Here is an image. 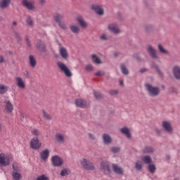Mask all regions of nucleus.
Instances as JSON below:
<instances>
[{
    "instance_id": "8fccbe9b",
    "label": "nucleus",
    "mask_w": 180,
    "mask_h": 180,
    "mask_svg": "<svg viewBox=\"0 0 180 180\" xmlns=\"http://www.w3.org/2000/svg\"><path fill=\"white\" fill-rule=\"evenodd\" d=\"M118 93L117 90H111L110 91V94L112 96L117 95Z\"/></svg>"
},
{
    "instance_id": "72a5a7b5",
    "label": "nucleus",
    "mask_w": 180,
    "mask_h": 180,
    "mask_svg": "<svg viewBox=\"0 0 180 180\" xmlns=\"http://www.w3.org/2000/svg\"><path fill=\"white\" fill-rule=\"evenodd\" d=\"M70 30L72 33H79V27L78 26L72 25L70 26Z\"/></svg>"
},
{
    "instance_id": "6e6552de",
    "label": "nucleus",
    "mask_w": 180,
    "mask_h": 180,
    "mask_svg": "<svg viewBox=\"0 0 180 180\" xmlns=\"http://www.w3.org/2000/svg\"><path fill=\"white\" fill-rule=\"evenodd\" d=\"M162 128L166 131V133H169L171 134L173 131L172 126L171 125V123L169 122L163 121L162 123Z\"/></svg>"
},
{
    "instance_id": "c756f323",
    "label": "nucleus",
    "mask_w": 180,
    "mask_h": 180,
    "mask_svg": "<svg viewBox=\"0 0 180 180\" xmlns=\"http://www.w3.org/2000/svg\"><path fill=\"white\" fill-rule=\"evenodd\" d=\"M141 160L145 164H151V158L148 155L142 157Z\"/></svg>"
},
{
    "instance_id": "58836bf2",
    "label": "nucleus",
    "mask_w": 180,
    "mask_h": 180,
    "mask_svg": "<svg viewBox=\"0 0 180 180\" xmlns=\"http://www.w3.org/2000/svg\"><path fill=\"white\" fill-rule=\"evenodd\" d=\"M148 169H149V171H150V172H151L152 174L153 173H154V172H155V165H150L149 166H148Z\"/></svg>"
},
{
    "instance_id": "f3484780",
    "label": "nucleus",
    "mask_w": 180,
    "mask_h": 180,
    "mask_svg": "<svg viewBox=\"0 0 180 180\" xmlns=\"http://www.w3.org/2000/svg\"><path fill=\"white\" fill-rule=\"evenodd\" d=\"M5 110L7 113H12V112L13 111V105H12V103H11V101L6 102Z\"/></svg>"
},
{
    "instance_id": "49530a36",
    "label": "nucleus",
    "mask_w": 180,
    "mask_h": 180,
    "mask_svg": "<svg viewBox=\"0 0 180 180\" xmlns=\"http://www.w3.org/2000/svg\"><path fill=\"white\" fill-rule=\"evenodd\" d=\"M12 167H13V172H18V171H19V167L16 166V163H13Z\"/></svg>"
},
{
    "instance_id": "a18cd8bd",
    "label": "nucleus",
    "mask_w": 180,
    "mask_h": 180,
    "mask_svg": "<svg viewBox=\"0 0 180 180\" xmlns=\"http://www.w3.org/2000/svg\"><path fill=\"white\" fill-rule=\"evenodd\" d=\"M95 75L96 77H102V76L105 75V72H102V71H98V72L95 73Z\"/></svg>"
},
{
    "instance_id": "393cba45",
    "label": "nucleus",
    "mask_w": 180,
    "mask_h": 180,
    "mask_svg": "<svg viewBox=\"0 0 180 180\" xmlns=\"http://www.w3.org/2000/svg\"><path fill=\"white\" fill-rule=\"evenodd\" d=\"M112 169L116 174L123 175V169L121 167H119V166H117V165H112Z\"/></svg>"
},
{
    "instance_id": "0e129e2a",
    "label": "nucleus",
    "mask_w": 180,
    "mask_h": 180,
    "mask_svg": "<svg viewBox=\"0 0 180 180\" xmlns=\"http://www.w3.org/2000/svg\"><path fill=\"white\" fill-rule=\"evenodd\" d=\"M120 85H123V82H120Z\"/></svg>"
},
{
    "instance_id": "c85d7f7f",
    "label": "nucleus",
    "mask_w": 180,
    "mask_h": 180,
    "mask_svg": "<svg viewBox=\"0 0 180 180\" xmlns=\"http://www.w3.org/2000/svg\"><path fill=\"white\" fill-rule=\"evenodd\" d=\"M120 68L124 75H127L129 74V70H127V68H126V65L124 64H121Z\"/></svg>"
},
{
    "instance_id": "13d9d810",
    "label": "nucleus",
    "mask_w": 180,
    "mask_h": 180,
    "mask_svg": "<svg viewBox=\"0 0 180 180\" xmlns=\"http://www.w3.org/2000/svg\"><path fill=\"white\" fill-rule=\"evenodd\" d=\"M146 71H147V70L145 68H142L140 70V72H146Z\"/></svg>"
},
{
    "instance_id": "a878e982",
    "label": "nucleus",
    "mask_w": 180,
    "mask_h": 180,
    "mask_svg": "<svg viewBox=\"0 0 180 180\" xmlns=\"http://www.w3.org/2000/svg\"><path fill=\"white\" fill-rule=\"evenodd\" d=\"M77 19L81 27H86V26H88V24L86 23V22H85L84 18L79 16Z\"/></svg>"
},
{
    "instance_id": "c03bdc74",
    "label": "nucleus",
    "mask_w": 180,
    "mask_h": 180,
    "mask_svg": "<svg viewBox=\"0 0 180 180\" xmlns=\"http://www.w3.org/2000/svg\"><path fill=\"white\" fill-rule=\"evenodd\" d=\"M112 153H119L120 151V148L118 147H112L111 148Z\"/></svg>"
},
{
    "instance_id": "37998d69",
    "label": "nucleus",
    "mask_w": 180,
    "mask_h": 180,
    "mask_svg": "<svg viewBox=\"0 0 180 180\" xmlns=\"http://www.w3.org/2000/svg\"><path fill=\"white\" fill-rule=\"evenodd\" d=\"M27 23L30 26H32L33 25V20H32V18L30 16H28L27 18Z\"/></svg>"
},
{
    "instance_id": "4468645a",
    "label": "nucleus",
    "mask_w": 180,
    "mask_h": 180,
    "mask_svg": "<svg viewBox=\"0 0 180 180\" xmlns=\"http://www.w3.org/2000/svg\"><path fill=\"white\" fill-rule=\"evenodd\" d=\"M120 131L122 134H124V136H126L127 139L131 138V134H130V129H129L127 127H124L121 128Z\"/></svg>"
},
{
    "instance_id": "c9c22d12",
    "label": "nucleus",
    "mask_w": 180,
    "mask_h": 180,
    "mask_svg": "<svg viewBox=\"0 0 180 180\" xmlns=\"http://www.w3.org/2000/svg\"><path fill=\"white\" fill-rule=\"evenodd\" d=\"M158 49L160 51V53H163V54H168V51L167 50H165L164 49V47H162V44H159L158 45Z\"/></svg>"
},
{
    "instance_id": "20e7f679",
    "label": "nucleus",
    "mask_w": 180,
    "mask_h": 180,
    "mask_svg": "<svg viewBox=\"0 0 180 180\" xmlns=\"http://www.w3.org/2000/svg\"><path fill=\"white\" fill-rule=\"evenodd\" d=\"M58 67L66 75V77H72V73L71 71H70V69L65 64L61 63V62H58Z\"/></svg>"
},
{
    "instance_id": "423d86ee",
    "label": "nucleus",
    "mask_w": 180,
    "mask_h": 180,
    "mask_svg": "<svg viewBox=\"0 0 180 180\" xmlns=\"http://www.w3.org/2000/svg\"><path fill=\"white\" fill-rule=\"evenodd\" d=\"M54 19L55 21L58 23L60 27H61V29H63L64 30H65V29H67V26L65 25V22H63L61 20H63V15H60V14H56L54 15Z\"/></svg>"
},
{
    "instance_id": "4be33fe9",
    "label": "nucleus",
    "mask_w": 180,
    "mask_h": 180,
    "mask_svg": "<svg viewBox=\"0 0 180 180\" xmlns=\"http://www.w3.org/2000/svg\"><path fill=\"white\" fill-rule=\"evenodd\" d=\"M103 140L104 144H110L112 143V138L108 134H104L103 135Z\"/></svg>"
},
{
    "instance_id": "09e8293b",
    "label": "nucleus",
    "mask_w": 180,
    "mask_h": 180,
    "mask_svg": "<svg viewBox=\"0 0 180 180\" xmlns=\"http://www.w3.org/2000/svg\"><path fill=\"white\" fill-rule=\"evenodd\" d=\"M86 71H93L94 70V67L91 65H87L86 66Z\"/></svg>"
},
{
    "instance_id": "052dcab7",
    "label": "nucleus",
    "mask_w": 180,
    "mask_h": 180,
    "mask_svg": "<svg viewBox=\"0 0 180 180\" xmlns=\"http://www.w3.org/2000/svg\"><path fill=\"white\" fill-rule=\"evenodd\" d=\"M17 24H18V23L16 22V21H14V22H13V25L14 26H16Z\"/></svg>"
},
{
    "instance_id": "f704fd0d",
    "label": "nucleus",
    "mask_w": 180,
    "mask_h": 180,
    "mask_svg": "<svg viewBox=\"0 0 180 180\" xmlns=\"http://www.w3.org/2000/svg\"><path fill=\"white\" fill-rule=\"evenodd\" d=\"M91 57L94 63H96V64H101V59L96 57V55L94 54Z\"/></svg>"
},
{
    "instance_id": "473e14b6",
    "label": "nucleus",
    "mask_w": 180,
    "mask_h": 180,
    "mask_svg": "<svg viewBox=\"0 0 180 180\" xmlns=\"http://www.w3.org/2000/svg\"><path fill=\"white\" fill-rule=\"evenodd\" d=\"M154 151V149L151 148L150 146H146L144 149L143 150V153L145 154H148L150 153H153Z\"/></svg>"
},
{
    "instance_id": "bf43d9fd",
    "label": "nucleus",
    "mask_w": 180,
    "mask_h": 180,
    "mask_svg": "<svg viewBox=\"0 0 180 180\" xmlns=\"http://www.w3.org/2000/svg\"><path fill=\"white\" fill-rule=\"evenodd\" d=\"M41 4H46V0H40Z\"/></svg>"
},
{
    "instance_id": "6ab92c4d",
    "label": "nucleus",
    "mask_w": 180,
    "mask_h": 180,
    "mask_svg": "<svg viewBox=\"0 0 180 180\" xmlns=\"http://www.w3.org/2000/svg\"><path fill=\"white\" fill-rule=\"evenodd\" d=\"M40 155L43 161H46V160L49 158V155H50V150H49V149H45L40 153Z\"/></svg>"
},
{
    "instance_id": "0eeeda50",
    "label": "nucleus",
    "mask_w": 180,
    "mask_h": 180,
    "mask_svg": "<svg viewBox=\"0 0 180 180\" xmlns=\"http://www.w3.org/2000/svg\"><path fill=\"white\" fill-rule=\"evenodd\" d=\"M30 146L33 150H39L41 147V143H40L37 137H35L31 140Z\"/></svg>"
},
{
    "instance_id": "79ce46f5",
    "label": "nucleus",
    "mask_w": 180,
    "mask_h": 180,
    "mask_svg": "<svg viewBox=\"0 0 180 180\" xmlns=\"http://www.w3.org/2000/svg\"><path fill=\"white\" fill-rule=\"evenodd\" d=\"M94 95L96 99H101L102 98V94L98 91H94Z\"/></svg>"
},
{
    "instance_id": "4d7b16f0",
    "label": "nucleus",
    "mask_w": 180,
    "mask_h": 180,
    "mask_svg": "<svg viewBox=\"0 0 180 180\" xmlns=\"http://www.w3.org/2000/svg\"><path fill=\"white\" fill-rule=\"evenodd\" d=\"M15 37H17L18 40H20V36L19 35V34L15 33Z\"/></svg>"
},
{
    "instance_id": "7c9ffc66",
    "label": "nucleus",
    "mask_w": 180,
    "mask_h": 180,
    "mask_svg": "<svg viewBox=\"0 0 180 180\" xmlns=\"http://www.w3.org/2000/svg\"><path fill=\"white\" fill-rule=\"evenodd\" d=\"M135 168L136 171H141V169L143 168V162L141 161H137L135 164Z\"/></svg>"
},
{
    "instance_id": "dca6fc26",
    "label": "nucleus",
    "mask_w": 180,
    "mask_h": 180,
    "mask_svg": "<svg viewBox=\"0 0 180 180\" xmlns=\"http://www.w3.org/2000/svg\"><path fill=\"white\" fill-rule=\"evenodd\" d=\"M37 49H38L39 51L44 53V51H46V46L44 45V42L41 40L38 41L37 44Z\"/></svg>"
},
{
    "instance_id": "bb28decb",
    "label": "nucleus",
    "mask_w": 180,
    "mask_h": 180,
    "mask_svg": "<svg viewBox=\"0 0 180 180\" xmlns=\"http://www.w3.org/2000/svg\"><path fill=\"white\" fill-rule=\"evenodd\" d=\"M29 60H30V65L31 67H32V68H34V67H36V59L34 58V56L33 55H30L29 56Z\"/></svg>"
},
{
    "instance_id": "864d4df0",
    "label": "nucleus",
    "mask_w": 180,
    "mask_h": 180,
    "mask_svg": "<svg viewBox=\"0 0 180 180\" xmlns=\"http://www.w3.org/2000/svg\"><path fill=\"white\" fill-rule=\"evenodd\" d=\"M26 41H27V46L30 47V46L32 45L30 44V40H29V38H26Z\"/></svg>"
},
{
    "instance_id": "f257e3e1",
    "label": "nucleus",
    "mask_w": 180,
    "mask_h": 180,
    "mask_svg": "<svg viewBox=\"0 0 180 180\" xmlns=\"http://www.w3.org/2000/svg\"><path fill=\"white\" fill-rule=\"evenodd\" d=\"M82 168L86 169V171H94L95 169V165L89 160L84 158L80 161Z\"/></svg>"
},
{
    "instance_id": "aec40b11",
    "label": "nucleus",
    "mask_w": 180,
    "mask_h": 180,
    "mask_svg": "<svg viewBox=\"0 0 180 180\" xmlns=\"http://www.w3.org/2000/svg\"><path fill=\"white\" fill-rule=\"evenodd\" d=\"M91 8L98 15H103V9L101 6L93 5Z\"/></svg>"
},
{
    "instance_id": "5fc2aeb1",
    "label": "nucleus",
    "mask_w": 180,
    "mask_h": 180,
    "mask_svg": "<svg viewBox=\"0 0 180 180\" xmlns=\"http://www.w3.org/2000/svg\"><path fill=\"white\" fill-rule=\"evenodd\" d=\"M24 75H25L26 78H29V72L27 70L24 72Z\"/></svg>"
},
{
    "instance_id": "412c9836",
    "label": "nucleus",
    "mask_w": 180,
    "mask_h": 180,
    "mask_svg": "<svg viewBox=\"0 0 180 180\" xmlns=\"http://www.w3.org/2000/svg\"><path fill=\"white\" fill-rule=\"evenodd\" d=\"M108 29L110 30V32H112L113 33H119V27H117V24H110L108 25Z\"/></svg>"
},
{
    "instance_id": "e2e57ef3",
    "label": "nucleus",
    "mask_w": 180,
    "mask_h": 180,
    "mask_svg": "<svg viewBox=\"0 0 180 180\" xmlns=\"http://www.w3.org/2000/svg\"><path fill=\"white\" fill-rule=\"evenodd\" d=\"M156 131L158 134H160V130L157 129Z\"/></svg>"
},
{
    "instance_id": "ea45409f",
    "label": "nucleus",
    "mask_w": 180,
    "mask_h": 180,
    "mask_svg": "<svg viewBox=\"0 0 180 180\" xmlns=\"http://www.w3.org/2000/svg\"><path fill=\"white\" fill-rule=\"evenodd\" d=\"M67 175H68V169H63L60 172V176H67Z\"/></svg>"
},
{
    "instance_id": "cd10ccee",
    "label": "nucleus",
    "mask_w": 180,
    "mask_h": 180,
    "mask_svg": "<svg viewBox=\"0 0 180 180\" xmlns=\"http://www.w3.org/2000/svg\"><path fill=\"white\" fill-rule=\"evenodd\" d=\"M12 176L13 180H20L22 179V174L18 172H13Z\"/></svg>"
},
{
    "instance_id": "3c124183",
    "label": "nucleus",
    "mask_w": 180,
    "mask_h": 180,
    "mask_svg": "<svg viewBox=\"0 0 180 180\" xmlns=\"http://www.w3.org/2000/svg\"><path fill=\"white\" fill-rule=\"evenodd\" d=\"M101 40H108V37H106V35L105 34H103L101 37H100Z\"/></svg>"
},
{
    "instance_id": "2f4dec72",
    "label": "nucleus",
    "mask_w": 180,
    "mask_h": 180,
    "mask_svg": "<svg viewBox=\"0 0 180 180\" xmlns=\"http://www.w3.org/2000/svg\"><path fill=\"white\" fill-rule=\"evenodd\" d=\"M8 86L4 85V84H0V94L4 95L6 92H8Z\"/></svg>"
},
{
    "instance_id": "9b49d317",
    "label": "nucleus",
    "mask_w": 180,
    "mask_h": 180,
    "mask_svg": "<svg viewBox=\"0 0 180 180\" xmlns=\"http://www.w3.org/2000/svg\"><path fill=\"white\" fill-rule=\"evenodd\" d=\"M15 79L16 81V85L18 88H20L21 89H25V88H26V84L22 77H16Z\"/></svg>"
},
{
    "instance_id": "1a4fd4ad",
    "label": "nucleus",
    "mask_w": 180,
    "mask_h": 180,
    "mask_svg": "<svg viewBox=\"0 0 180 180\" xmlns=\"http://www.w3.org/2000/svg\"><path fill=\"white\" fill-rule=\"evenodd\" d=\"M75 105H77L79 108H85L89 106V103L86 102V101L84 99L79 98V99H76Z\"/></svg>"
},
{
    "instance_id": "b1692460",
    "label": "nucleus",
    "mask_w": 180,
    "mask_h": 180,
    "mask_svg": "<svg viewBox=\"0 0 180 180\" xmlns=\"http://www.w3.org/2000/svg\"><path fill=\"white\" fill-rule=\"evenodd\" d=\"M65 139V136H64V134L58 133L56 134V141H58V143H64V140Z\"/></svg>"
},
{
    "instance_id": "680f3d73",
    "label": "nucleus",
    "mask_w": 180,
    "mask_h": 180,
    "mask_svg": "<svg viewBox=\"0 0 180 180\" xmlns=\"http://www.w3.org/2000/svg\"><path fill=\"white\" fill-rule=\"evenodd\" d=\"M1 130H2V126L0 124V132L1 131Z\"/></svg>"
},
{
    "instance_id": "a19ab883",
    "label": "nucleus",
    "mask_w": 180,
    "mask_h": 180,
    "mask_svg": "<svg viewBox=\"0 0 180 180\" xmlns=\"http://www.w3.org/2000/svg\"><path fill=\"white\" fill-rule=\"evenodd\" d=\"M42 112H43L44 117H45V119H47L48 120H50L51 119V115H49V113H47L44 110H43Z\"/></svg>"
},
{
    "instance_id": "4c0bfd02",
    "label": "nucleus",
    "mask_w": 180,
    "mask_h": 180,
    "mask_svg": "<svg viewBox=\"0 0 180 180\" xmlns=\"http://www.w3.org/2000/svg\"><path fill=\"white\" fill-rule=\"evenodd\" d=\"M48 176H45V174H42L37 177L36 180H49Z\"/></svg>"
},
{
    "instance_id": "7ed1b4c3",
    "label": "nucleus",
    "mask_w": 180,
    "mask_h": 180,
    "mask_svg": "<svg viewBox=\"0 0 180 180\" xmlns=\"http://www.w3.org/2000/svg\"><path fill=\"white\" fill-rule=\"evenodd\" d=\"M146 88L148 91L149 95H150V96H158V95H160V88L153 86V85L150 84H146Z\"/></svg>"
},
{
    "instance_id": "9d476101",
    "label": "nucleus",
    "mask_w": 180,
    "mask_h": 180,
    "mask_svg": "<svg viewBox=\"0 0 180 180\" xmlns=\"http://www.w3.org/2000/svg\"><path fill=\"white\" fill-rule=\"evenodd\" d=\"M22 4L23 6L29 9L30 11H33L34 9V1L29 0H22Z\"/></svg>"
},
{
    "instance_id": "5701e85b",
    "label": "nucleus",
    "mask_w": 180,
    "mask_h": 180,
    "mask_svg": "<svg viewBox=\"0 0 180 180\" xmlns=\"http://www.w3.org/2000/svg\"><path fill=\"white\" fill-rule=\"evenodd\" d=\"M9 5H11V0H1L0 2V8H1V9L8 8Z\"/></svg>"
},
{
    "instance_id": "39448f33",
    "label": "nucleus",
    "mask_w": 180,
    "mask_h": 180,
    "mask_svg": "<svg viewBox=\"0 0 180 180\" xmlns=\"http://www.w3.org/2000/svg\"><path fill=\"white\" fill-rule=\"evenodd\" d=\"M51 162L53 167H61L64 164V160L58 155H53L51 158Z\"/></svg>"
},
{
    "instance_id": "de8ad7c7",
    "label": "nucleus",
    "mask_w": 180,
    "mask_h": 180,
    "mask_svg": "<svg viewBox=\"0 0 180 180\" xmlns=\"http://www.w3.org/2000/svg\"><path fill=\"white\" fill-rule=\"evenodd\" d=\"M153 68H155L158 74H159V75H161L162 73H161V71H160V69H158V66L157 65H153Z\"/></svg>"
},
{
    "instance_id": "e433bc0d",
    "label": "nucleus",
    "mask_w": 180,
    "mask_h": 180,
    "mask_svg": "<svg viewBox=\"0 0 180 180\" xmlns=\"http://www.w3.org/2000/svg\"><path fill=\"white\" fill-rule=\"evenodd\" d=\"M31 133L33 134V136H36V137L40 136V131H39L37 129H32Z\"/></svg>"
},
{
    "instance_id": "69168bd1",
    "label": "nucleus",
    "mask_w": 180,
    "mask_h": 180,
    "mask_svg": "<svg viewBox=\"0 0 180 180\" xmlns=\"http://www.w3.org/2000/svg\"><path fill=\"white\" fill-rule=\"evenodd\" d=\"M167 159L169 160V155H167Z\"/></svg>"
},
{
    "instance_id": "ddd939ff",
    "label": "nucleus",
    "mask_w": 180,
    "mask_h": 180,
    "mask_svg": "<svg viewBox=\"0 0 180 180\" xmlns=\"http://www.w3.org/2000/svg\"><path fill=\"white\" fill-rule=\"evenodd\" d=\"M59 53L63 58L67 60L68 58V52L67 49L63 46H60L59 48Z\"/></svg>"
},
{
    "instance_id": "f8f14e48",
    "label": "nucleus",
    "mask_w": 180,
    "mask_h": 180,
    "mask_svg": "<svg viewBox=\"0 0 180 180\" xmlns=\"http://www.w3.org/2000/svg\"><path fill=\"white\" fill-rule=\"evenodd\" d=\"M101 169L105 174H110V167H109L108 162H101Z\"/></svg>"
},
{
    "instance_id": "603ef678",
    "label": "nucleus",
    "mask_w": 180,
    "mask_h": 180,
    "mask_svg": "<svg viewBox=\"0 0 180 180\" xmlns=\"http://www.w3.org/2000/svg\"><path fill=\"white\" fill-rule=\"evenodd\" d=\"M5 63V59L2 56H0V63Z\"/></svg>"
},
{
    "instance_id": "6e6d98bb",
    "label": "nucleus",
    "mask_w": 180,
    "mask_h": 180,
    "mask_svg": "<svg viewBox=\"0 0 180 180\" xmlns=\"http://www.w3.org/2000/svg\"><path fill=\"white\" fill-rule=\"evenodd\" d=\"M89 139H91V140H95V136H94L92 135V134H89Z\"/></svg>"
},
{
    "instance_id": "2eb2a0df",
    "label": "nucleus",
    "mask_w": 180,
    "mask_h": 180,
    "mask_svg": "<svg viewBox=\"0 0 180 180\" xmlns=\"http://www.w3.org/2000/svg\"><path fill=\"white\" fill-rule=\"evenodd\" d=\"M148 52L149 53L150 56L153 57V58H158V56H157V53L155 52V49L153 48L151 46H148Z\"/></svg>"
},
{
    "instance_id": "a211bd4d",
    "label": "nucleus",
    "mask_w": 180,
    "mask_h": 180,
    "mask_svg": "<svg viewBox=\"0 0 180 180\" xmlns=\"http://www.w3.org/2000/svg\"><path fill=\"white\" fill-rule=\"evenodd\" d=\"M173 73L176 79H180V67L176 65L173 68Z\"/></svg>"
},
{
    "instance_id": "f03ea898",
    "label": "nucleus",
    "mask_w": 180,
    "mask_h": 180,
    "mask_svg": "<svg viewBox=\"0 0 180 180\" xmlns=\"http://www.w3.org/2000/svg\"><path fill=\"white\" fill-rule=\"evenodd\" d=\"M12 157L11 155H5V153L0 154V165L1 167H8L11 164Z\"/></svg>"
}]
</instances>
